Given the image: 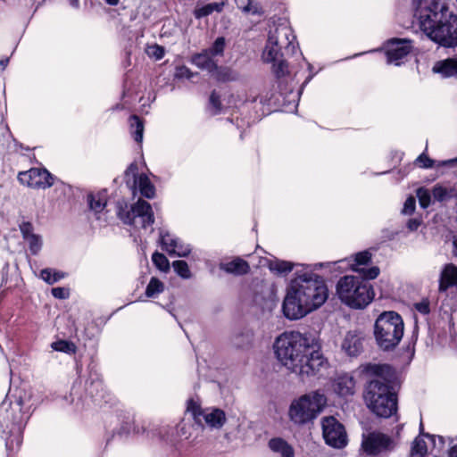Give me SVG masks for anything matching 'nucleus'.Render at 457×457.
I'll use <instances>...</instances> for the list:
<instances>
[{
  "label": "nucleus",
  "instance_id": "nucleus-1",
  "mask_svg": "<svg viewBox=\"0 0 457 457\" xmlns=\"http://www.w3.org/2000/svg\"><path fill=\"white\" fill-rule=\"evenodd\" d=\"M273 347L279 362L302 379L315 376L329 366L320 351L318 340L310 335L286 331L276 338Z\"/></svg>",
  "mask_w": 457,
  "mask_h": 457
},
{
  "label": "nucleus",
  "instance_id": "nucleus-2",
  "mask_svg": "<svg viewBox=\"0 0 457 457\" xmlns=\"http://www.w3.org/2000/svg\"><path fill=\"white\" fill-rule=\"evenodd\" d=\"M328 297V287L318 275L307 272L297 275L287 288L283 312L289 320L301 319L320 307Z\"/></svg>",
  "mask_w": 457,
  "mask_h": 457
},
{
  "label": "nucleus",
  "instance_id": "nucleus-3",
  "mask_svg": "<svg viewBox=\"0 0 457 457\" xmlns=\"http://www.w3.org/2000/svg\"><path fill=\"white\" fill-rule=\"evenodd\" d=\"M363 371L372 378L364 392L367 407L378 417H391L397 410V398L394 391L395 370L388 364L368 363L363 366Z\"/></svg>",
  "mask_w": 457,
  "mask_h": 457
},
{
  "label": "nucleus",
  "instance_id": "nucleus-4",
  "mask_svg": "<svg viewBox=\"0 0 457 457\" xmlns=\"http://www.w3.org/2000/svg\"><path fill=\"white\" fill-rule=\"evenodd\" d=\"M416 16L430 39L445 47L457 46V15L449 12L445 0H420Z\"/></svg>",
  "mask_w": 457,
  "mask_h": 457
},
{
  "label": "nucleus",
  "instance_id": "nucleus-5",
  "mask_svg": "<svg viewBox=\"0 0 457 457\" xmlns=\"http://www.w3.org/2000/svg\"><path fill=\"white\" fill-rule=\"evenodd\" d=\"M322 389H316L292 399L287 409L288 420L295 427L312 424L327 406Z\"/></svg>",
  "mask_w": 457,
  "mask_h": 457
},
{
  "label": "nucleus",
  "instance_id": "nucleus-6",
  "mask_svg": "<svg viewBox=\"0 0 457 457\" xmlns=\"http://www.w3.org/2000/svg\"><path fill=\"white\" fill-rule=\"evenodd\" d=\"M336 292L340 301L352 309H363L374 297L372 287L365 278L352 275L339 278Z\"/></svg>",
  "mask_w": 457,
  "mask_h": 457
},
{
  "label": "nucleus",
  "instance_id": "nucleus-7",
  "mask_svg": "<svg viewBox=\"0 0 457 457\" xmlns=\"http://www.w3.org/2000/svg\"><path fill=\"white\" fill-rule=\"evenodd\" d=\"M403 332V320L395 312H384L376 320L374 336L378 345L383 350H391L397 346Z\"/></svg>",
  "mask_w": 457,
  "mask_h": 457
},
{
  "label": "nucleus",
  "instance_id": "nucleus-8",
  "mask_svg": "<svg viewBox=\"0 0 457 457\" xmlns=\"http://www.w3.org/2000/svg\"><path fill=\"white\" fill-rule=\"evenodd\" d=\"M117 214L125 224L131 225L137 229H146L154 222L151 204L142 199L132 204L129 210L120 206Z\"/></svg>",
  "mask_w": 457,
  "mask_h": 457
},
{
  "label": "nucleus",
  "instance_id": "nucleus-9",
  "mask_svg": "<svg viewBox=\"0 0 457 457\" xmlns=\"http://www.w3.org/2000/svg\"><path fill=\"white\" fill-rule=\"evenodd\" d=\"M187 412L199 426H207L213 429H220L227 420L222 410L215 407L202 408L198 399L191 398L187 401Z\"/></svg>",
  "mask_w": 457,
  "mask_h": 457
},
{
  "label": "nucleus",
  "instance_id": "nucleus-10",
  "mask_svg": "<svg viewBox=\"0 0 457 457\" xmlns=\"http://www.w3.org/2000/svg\"><path fill=\"white\" fill-rule=\"evenodd\" d=\"M226 45V38L224 37H218L209 48L192 56V63L199 69L205 71L215 69L216 63L224 55Z\"/></svg>",
  "mask_w": 457,
  "mask_h": 457
},
{
  "label": "nucleus",
  "instance_id": "nucleus-11",
  "mask_svg": "<svg viewBox=\"0 0 457 457\" xmlns=\"http://www.w3.org/2000/svg\"><path fill=\"white\" fill-rule=\"evenodd\" d=\"M124 179L133 192L137 189L146 198H153L155 195V187L146 174H138L136 163H131L125 170Z\"/></svg>",
  "mask_w": 457,
  "mask_h": 457
},
{
  "label": "nucleus",
  "instance_id": "nucleus-12",
  "mask_svg": "<svg viewBox=\"0 0 457 457\" xmlns=\"http://www.w3.org/2000/svg\"><path fill=\"white\" fill-rule=\"evenodd\" d=\"M325 442L334 448H343L347 444V436L344 426L334 417H324L321 421Z\"/></svg>",
  "mask_w": 457,
  "mask_h": 457
},
{
  "label": "nucleus",
  "instance_id": "nucleus-13",
  "mask_svg": "<svg viewBox=\"0 0 457 457\" xmlns=\"http://www.w3.org/2000/svg\"><path fill=\"white\" fill-rule=\"evenodd\" d=\"M395 444L392 438L380 432H370L363 434L361 449L368 455H377L394 449Z\"/></svg>",
  "mask_w": 457,
  "mask_h": 457
},
{
  "label": "nucleus",
  "instance_id": "nucleus-14",
  "mask_svg": "<svg viewBox=\"0 0 457 457\" xmlns=\"http://www.w3.org/2000/svg\"><path fill=\"white\" fill-rule=\"evenodd\" d=\"M268 40L270 41V44H275L277 46L282 47L287 53H295V46L294 43L295 36L291 27L285 21L274 24L270 28Z\"/></svg>",
  "mask_w": 457,
  "mask_h": 457
},
{
  "label": "nucleus",
  "instance_id": "nucleus-15",
  "mask_svg": "<svg viewBox=\"0 0 457 457\" xmlns=\"http://www.w3.org/2000/svg\"><path fill=\"white\" fill-rule=\"evenodd\" d=\"M412 42L407 38H391L385 44L387 63L400 65L412 50Z\"/></svg>",
  "mask_w": 457,
  "mask_h": 457
},
{
  "label": "nucleus",
  "instance_id": "nucleus-16",
  "mask_svg": "<svg viewBox=\"0 0 457 457\" xmlns=\"http://www.w3.org/2000/svg\"><path fill=\"white\" fill-rule=\"evenodd\" d=\"M370 261L371 253L369 251H362L355 253L353 257L341 260L338 262H347L348 266L353 271L361 274L365 279H374L379 275L380 270L377 266L366 268L365 266Z\"/></svg>",
  "mask_w": 457,
  "mask_h": 457
},
{
  "label": "nucleus",
  "instance_id": "nucleus-17",
  "mask_svg": "<svg viewBox=\"0 0 457 457\" xmlns=\"http://www.w3.org/2000/svg\"><path fill=\"white\" fill-rule=\"evenodd\" d=\"M21 184L31 188H46L53 185L51 174L45 169L32 168L18 174Z\"/></svg>",
  "mask_w": 457,
  "mask_h": 457
},
{
  "label": "nucleus",
  "instance_id": "nucleus-18",
  "mask_svg": "<svg viewBox=\"0 0 457 457\" xmlns=\"http://www.w3.org/2000/svg\"><path fill=\"white\" fill-rule=\"evenodd\" d=\"M282 47L270 44L267 39L262 54V60L267 63H272V71L277 77H282L287 72V65L282 59Z\"/></svg>",
  "mask_w": 457,
  "mask_h": 457
},
{
  "label": "nucleus",
  "instance_id": "nucleus-19",
  "mask_svg": "<svg viewBox=\"0 0 457 457\" xmlns=\"http://www.w3.org/2000/svg\"><path fill=\"white\" fill-rule=\"evenodd\" d=\"M87 203L89 212L98 220L105 222L106 218V204H107V192L106 190H99L90 192L87 195Z\"/></svg>",
  "mask_w": 457,
  "mask_h": 457
},
{
  "label": "nucleus",
  "instance_id": "nucleus-20",
  "mask_svg": "<svg viewBox=\"0 0 457 457\" xmlns=\"http://www.w3.org/2000/svg\"><path fill=\"white\" fill-rule=\"evenodd\" d=\"M160 240L162 249L170 256L185 257L191 252V248L188 245H186L179 238L169 232H161Z\"/></svg>",
  "mask_w": 457,
  "mask_h": 457
},
{
  "label": "nucleus",
  "instance_id": "nucleus-21",
  "mask_svg": "<svg viewBox=\"0 0 457 457\" xmlns=\"http://www.w3.org/2000/svg\"><path fill=\"white\" fill-rule=\"evenodd\" d=\"M19 227L22 238L28 245L30 253L37 255L43 246L42 237L35 233L33 225L29 221H22Z\"/></svg>",
  "mask_w": 457,
  "mask_h": 457
},
{
  "label": "nucleus",
  "instance_id": "nucleus-22",
  "mask_svg": "<svg viewBox=\"0 0 457 457\" xmlns=\"http://www.w3.org/2000/svg\"><path fill=\"white\" fill-rule=\"evenodd\" d=\"M331 387L341 397L351 396L355 393V380L348 374L339 375L333 379Z\"/></svg>",
  "mask_w": 457,
  "mask_h": 457
},
{
  "label": "nucleus",
  "instance_id": "nucleus-23",
  "mask_svg": "<svg viewBox=\"0 0 457 457\" xmlns=\"http://www.w3.org/2000/svg\"><path fill=\"white\" fill-rule=\"evenodd\" d=\"M362 339L358 331H348L341 343V349L349 356H356L362 351Z\"/></svg>",
  "mask_w": 457,
  "mask_h": 457
},
{
  "label": "nucleus",
  "instance_id": "nucleus-24",
  "mask_svg": "<svg viewBox=\"0 0 457 457\" xmlns=\"http://www.w3.org/2000/svg\"><path fill=\"white\" fill-rule=\"evenodd\" d=\"M450 287L457 288V266L448 263L443 268L439 278V291L445 292Z\"/></svg>",
  "mask_w": 457,
  "mask_h": 457
},
{
  "label": "nucleus",
  "instance_id": "nucleus-25",
  "mask_svg": "<svg viewBox=\"0 0 457 457\" xmlns=\"http://www.w3.org/2000/svg\"><path fill=\"white\" fill-rule=\"evenodd\" d=\"M270 450L278 457H295L294 446L282 437H273L269 440Z\"/></svg>",
  "mask_w": 457,
  "mask_h": 457
},
{
  "label": "nucleus",
  "instance_id": "nucleus-26",
  "mask_svg": "<svg viewBox=\"0 0 457 457\" xmlns=\"http://www.w3.org/2000/svg\"><path fill=\"white\" fill-rule=\"evenodd\" d=\"M433 71L441 74L444 78L457 79V57L447 58L436 62Z\"/></svg>",
  "mask_w": 457,
  "mask_h": 457
},
{
  "label": "nucleus",
  "instance_id": "nucleus-27",
  "mask_svg": "<svg viewBox=\"0 0 457 457\" xmlns=\"http://www.w3.org/2000/svg\"><path fill=\"white\" fill-rule=\"evenodd\" d=\"M207 71L220 82H231L239 79V74L236 70L228 66H219L218 63H216L215 69Z\"/></svg>",
  "mask_w": 457,
  "mask_h": 457
},
{
  "label": "nucleus",
  "instance_id": "nucleus-28",
  "mask_svg": "<svg viewBox=\"0 0 457 457\" xmlns=\"http://www.w3.org/2000/svg\"><path fill=\"white\" fill-rule=\"evenodd\" d=\"M220 270L226 271L227 273L234 274V275H244L248 273L250 267L247 262L236 258L228 262H222L220 264Z\"/></svg>",
  "mask_w": 457,
  "mask_h": 457
},
{
  "label": "nucleus",
  "instance_id": "nucleus-29",
  "mask_svg": "<svg viewBox=\"0 0 457 457\" xmlns=\"http://www.w3.org/2000/svg\"><path fill=\"white\" fill-rule=\"evenodd\" d=\"M225 4L224 1H221L220 3H210L202 6L197 4L194 9V16L196 19H202L211 15L214 12H221Z\"/></svg>",
  "mask_w": 457,
  "mask_h": 457
},
{
  "label": "nucleus",
  "instance_id": "nucleus-30",
  "mask_svg": "<svg viewBox=\"0 0 457 457\" xmlns=\"http://www.w3.org/2000/svg\"><path fill=\"white\" fill-rule=\"evenodd\" d=\"M269 269L277 274H287L293 270L294 264L290 262L281 260H270Z\"/></svg>",
  "mask_w": 457,
  "mask_h": 457
},
{
  "label": "nucleus",
  "instance_id": "nucleus-31",
  "mask_svg": "<svg viewBox=\"0 0 457 457\" xmlns=\"http://www.w3.org/2000/svg\"><path fill=\"white\" fill-rule=\"evenodd\" d=\"M130 129L135 141L137 143H142L144 125L139 118L136 115L132 116L130 119Z\"/></svg>",
  "mask_w": 457,
  "mask_h": 457
},
{
  "label": "nucleus",
  "instance_id": "nucleus-32",
  "mask_svg": "<svg viewBox=\"0 0 457 457\" xmlns=\"http://www.w3.org/2000/svg\"><path fill=\"white\" fill-rule=\"evenodd\" d=\"M428 451L427 443L422 436H418L412 443L411 457H423Z\"/></svg>",
  "mask_w": 457,
  "mask_h": 457
},
{
  "label": "nucleus",
  "instance_id": "nucleus-33",
  "mask_svg": "<svg viewBox=\"0 0 457 457\" xmlns=\"http://www.w3.org/2000/svg\"><path fill=\"white\" fill-rule=\"evenodd\" d=\"M163 283L156 278H152L146 287L145 295L148 297H154L161 294L163 291Z\"/></svg>",
  "mask_w": 457,
  "mask_h": 457
},
{
  "label": "nucleus",
  "instance_id": "nucleus-34",
  "mask_svg": "<svg viewBox=\"0 0 457 457\" xmlns=\"http://www.w3.org/2000/svg\"><path fill=\"white\" fill-rule=\"evenodd\" d=\"M172 267L175 272L182 278H190L191 272L187 263L185 261H175L172 262Z\"/></svg>",
  "mask_w": 457,
  "mask_h": 457
},
{
  "label": "nucleus",
  "instance_id": "nucleus-35",
  "mask_svg": "<svg viewBox=\"0 0 457 457\" xmlns=\"http://www.w3.org/2000/svg\"><path fill=\"white\" fill-rule=\"evenodd\" d=\"M152 261L160 270L166 272L170 270V262L164 254L155 252L152 256Z\"/></svg>",
  "mask_w": 457,
  "mask_h": 457
},
{
  "label": "nucleus",
  "instance_id": "nucleus-36",
  "mask_svg": "<svg viewBox=\"0 0 457 457\" xmlns=\"http://www.w3.org/2000/svg\"><path fill=\"white\" fill-rule=\"evenodd\" d=\"M432 195L434 198L439 202L445 201L452 197L451 191H449L447 188L440 185H436L433 187Z\"/></svg>",
  "mask_w": 457,
  "mask_h": 457
},
{
  "label": "nucleus",
  "instance_id": "nucleus-37",
  "mask_svg": "<svg viewBox=\"0 0 457 457\" xmlns=\"http://www.w3.org/2000/svg\"><path fill=\"white\" fill-rule=\"evenodd\" d=\"M417 197L419 198L420 204L422 208H427L430 204L431 195L430 192L424 188L420 187L417 189Z\"/></svg>",
  "mask_w": 457,
  "mask_h": 457
},
{
  "label": "nucleus",
  "instance_id": "nucleus-38",
  "mask_svg": "<svg viewBox=\"0 0 457 457\" xmlns=\"http://www.w3.org/2000/svg\"><path fill=\"white\" fill-rule=\"evenodd\" d=\"M59 352H62L70 355L75 354L77 352V345L72 341L59 339Z\"/></svg>",
  "mask_w": 457,
  "mask_h": 457
},
{
  "label": "nucleus",
  "instance_id": "nucleus-39",
  "mask_svg": "<svg viewBox=\"0 0 457 457\" xmlns=\"http://www.w3.org/2000/svg\"><path fill=\"white\" fill-rule=\"evenodd\" d=\"M252 337L253 335L249 332L237 334L234 337V345L237 347H243L251 343Z\"/></svg>",
  "mask_w": 457,
  "mask_h": 457
},
{
  "label": "nucleus",
  "instance_id": "nucleus-40",
  "mask_svg": "<svg viewBox=\"0 0 457 457\" xmlns=\"http://www.w3.org/2000/svg\"><path fill=\"white\" fill-rule=\"evenodd\" d=\"M40 278L47 284H54L57 281V272L51 269H44L40 272Z\"/></svg>",
  "mask_w": 457,
  "mask_h": 457
},
{
  "label": "nucleus",
  "instance_id": "nucleus-41",
  "mask_svg": "<svg viewBox=\"0 0 457 457\" xmlns=\"http://www.w3.org/2000/svg\"><path fill=\"white\" fill-rule=\"evenodd\" d=\"M210 108L212 114H217L221 109L220 96L216 92H212L210 96Z\"/></svg>",
  "mask_w": 457,
  "mask_h": 457
},
{
  "label": "nucleus",
  "instance_id": "nucleus-42",
  "mask_svg": "<svg viewBox=\"0 0 457 457\" xmlns=\"http://www.w3.org/2000/svg\"><path fill=\"white\" fill-rule=\"evenodd\" d=\"M195 74L192 72L187 66H179L175 71V77L178 79H191Z\"/></svg>",
  "mask_w": 457,
  "mask_h": 457
},
{
  "label": "nucleus",
  "instance_id": "nucleus-43",
  "mask_svg": "<svg viewBox=\"0 0 457 457\" xmlns=\"http://www.w3.org/2000/svg\"><path fill=\"white\" fill-rule=\"evenodd\" d=\"M146 53L149 56L154 57L156 60H160L164 55V49L158 45H154L148 46Z\"/></svg>",
  "mask_w": 457,
  "mask_h": 457
},
{
  "label": "nucleus",
  "instance_id": "nucleus-44",
  "mask_svg": "<svg viewBox=\"0 0 457 457\" xmlns=\"http://www.w3.org/2000/svg\"><path fill=\"white\" fill-rule=\"evenodd\" d=\"M22 443V436L21 433H17L16 435L12 436V437L8 438L6 441V448L8 451H13L14 450V445L17 448L20 447V445Z\"/></svg>",
  "mask_w": 457,
  "mask_h": 457
},
{
  "label": "nucleus",
  "instance_id": "nucleus-45",
  "mask_svg": "<svg viewBox=\"0 0 457 457\" xmlns=\"http://www.w3.org/2000/svg\"><path fill=\"white\" fill-rule=\"evenodd\" d=\"M416 200L414 196H409L403 204V213L410 215L415 211Z\"/></svg>",
  "mask_w": 457,
  "mask_h": 457
},
{
  "label": "nucleus",
  "instance_id": "nucleus-46",
  "mask_svg": "<svg viewBox=\"0 0 457 457\" xmlns=\"http://www.w3.org/2000/svg\"><path fill=\"white\" fill-rule=\"evenodd\" d=\"M416 162L419 163V165L421 168L428 169L432 168L435 164V161L430 159L428 156H427L425 154H421L417 159Z\"/></svg>",
  "mask_w": 457,
  "mask_h": 457
},
{
  "label": "nucleus",
  "instance_id": "nucleus-47",
  "mask_svg": "<svg viewBox=\"0 0 457 457\" xmlns=\"http://www.w3.org/2000/svg\"><path fill=\"white\" fill-rule=\"evenodd\" d=\"M414 308L420 313L427 315L430 312L429 302L428 299H422L420 302L414 304Z\"/></svg>",
  "mask_w": 457,
  "mask_h": 457
},
{
  "label": "nucleus",
  "instance_id": "nucleus-48",
  "mask_svg": "<svg viewBox=\"0 0 457 457\" xmlns=\"http://www.w3.org/2000/svg\"><path fill=\"white\" fill-rule=\"evenodd\" d=\"M237 6L245 12H254L255 10L251 6L250 0H235Z\"/></svg>",
  "mask_w": 457,
  "mask_h": 457
},
{
  "label": "nucleus",
  "instance_id": "nucleus-49",
  "mask_svg": "<svg viewBox=\"0 0 457 457\" xmlns=\"http://www.w3.org/2000/svg\"><path fill=\"white\" fill-rule=\"evenodd\" d=\"M420 221L418 220V219H411L408 222H407V228L411 230V231H415L418 229V228L420 227Z\"/></svg>",
  "mask_w": 457,
  "mask_h": 457
},
{
  "label": "nucleus",
  "instance_id": "nucleus-50",
  "mask_svg": "<svg viewBox=\"0 0 457 457\" xmlns=\"http://www.w3.org/2000/svg\"><path fill=\"white\" fill-rule=\"evenodd\" d=\"M453 165H457V157L453 158V159H449V160L439 162L438 164H437L438 167H441V166H453Z\"/></svg>",
  "mask_w": 457,
  "mask_h": 457
},
{
  "label": "nucleus",
  "instance_id": "nucleus-51",
  "mask_svg": "<svg viewBox=\"0 0 457 457\" xmlns=\"http://www.w3.org/2000/svg\"><path fill=\"white\" fill-rule=\"evenodd\" d=\"M70 296V289L59 287V299H65Z\"/></svg>",
  "mask_w": 457,
  "mask_h": 457
},
{
  "label": "nucleus",
  "instance_id": "nucleus-52",
  "mask_svg": "<svg viewBox=\"0 0 457 457\" xmlns=\"http://www.w3.org/2000/svg\"><path fill=\"white\" fill-rule=\"evenodd\" d=\"M9 61V57L0 59V71H3L7 67Z\"/></svg>",
  "mask_w": 457,
  "mask_h": 457
},
{
  "label": "nucleus",
  "instance_id": "nucleus-53",
  "mask_svg": "<svg viewBox=\"0 0 457 457\" xmlns=\"http://www.w3.org/2000/svg\"><path fill=\"white\" fill-rule=\"evenodd\" d=\"M449 457H457V445H453L448 452Z\"/></svg>",
  "mask_w": 457,
  "mask_h": 457
},
{
  "label": "nucleus",
  "instance_id": "nucleus-54",
  "mask_svg": "<svg viewBox=\"0 0 457 457\" xmlns=\"http://www.w3.org/2000/svg\"><path fill=\"white\" fill-rule=\"evenodd\" d=\"M453 255L457 257V238L453 239Z\"/></svg>",
  "mask_w": 457,
  "mask_h": 457
},
{
  "label": "nucleus",
  "instance_id": "nucleus-55",
  "mask_svg": "<svg viewBox=\"0 0 457 457\" xmlns=\"http://www.w3.org/2000/svg\"><path fill=\"white\" fill-rule=\"evenodd\" d=\"M110 5H117L120 0H104Z\"/></svg>",
  "mask_w": 457,
  "mask_h": 457
},
{
  "label": "nucleus",
  "instance_id": "nucleus-56",
  "mask_svg": "<svg viewBox=\"0 0 457 457\" xmlns=\"http://www.w3.org/2000/svg\"><path fill=\"white\" fill-rule=\"evenodd\" d=\"M72 6L77 7L79 5V0H70Z\"/></svg>",
  "mask_w": 457,
  "mask_h": 457
},
{
  "label": "nucleus",
  "instance_id": "nucleus-57",
  "mask_svg": "<svg viewBox=\"0 0 457 457\" xmlns=\"http://www.w3.org/2000/svg\"><path fill=\"white\" fill-rule=\"evenodd\" d=\"M51 348L54 350V351H57V341H54L51 344Z\"/></svg>",
  "mask_w": 457,
  "mask_h": 457
},
{
  "label": "nucleus",
  "instance_id": "nucleus-58",
  "mask_svg": "<svg viewBox=\"0 0 457 457\" xmlns=\"http://www.w3.org/2000/svg\"><path fill=\"white\" fill-rule=\"evenodd\" d=\"M52 295L57 298V287H53L52 290Z\"/></svg>",
  "mask_w": 457,
  "mask_h": 457
}]
</instances>
